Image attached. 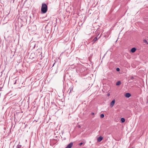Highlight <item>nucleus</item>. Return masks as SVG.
I'll return each instance as SVG.
<instances>
[{
    "label": "nucleus",
    "mask_w": 148,
    "mask_h": 148,
    "mask_svg": "<svg viewBox=\"0 0 148 148\" xmlns=\"http://www.w3.org/2000/svg\"><path fill=\"white\" fill-rule=\"evenodd\" d=\"M47 4L45 3H42L41 8V12L43 14H45L47 12Z\"/></svg>",
    "instance_id": "nucleus-1"
},
{
    "label": "nucleus",
    "mask_w": 148,
    "mask_h": 148,
    "mask_svg": "<svg viewBox=\"0 0 148 148\" xmlns=\"http://www.w3.org/2000/svg\"><path fill=\"white\" fill-rule=\"evenodd\" d=\"M73 145V143L71 142L65 148H71Z\"/></svg>",
    "instance_id": "nucleus-2"
},
{
    "label": "nucleus",
    "mask_w": 148,
    "mask_h": 148,
    "mask_svg": "<svg viewBox=\"0 0 148 148\" xmlns=\"http://www.w3.org/2000/svg\"><path fill=\"white\" fill-rule=\"evenodd\" d=\"M115 102V100L113 99L111 102L110 103V106L111 107H112L114 105Z\"/></svg>",
    "instance_id": "nucleus-3"
},
{
    "label": "nucleus",
    "mask_w": 148,
    "mask_h": 148,
    "mask_svg": "<svg viewBox=\"0 0 148 148\" xmlns=\"http://www.w3.org/2000/svg\"><path fill=\"white\" fill-rule=\"evenodd\" d=\"M103 137L100 136L97 138V141L99 142L101 141L103 139Z\"/></svg>",
    "instance_id": "nucleus-4"
},
{
    "label": "nucleus",
    "mask_w": 148,
    "mask_h": 148,
    "mask_svg": "<svg viewBox=\"0 0 148 148\" xmlns=\"http://www.w3.org/2000/svg\"><path fill=\"white\" fill-rule=\"evenodd\" d=\"M98 38H97V36L95 37L92 40V42H93L92 44H93L98 40Z\"/></svg>",
    "instance_id": "nucleus-5"
},
{
    "label": "nucleus",
    "mask_w": 148,
    "mask_h": 148,
    "mask_svg": "<svg viewBox=\"0 0 148 148\" xmlns=\"http://www.w3.org/2000/svg\"><path fill=\"white\" fill-rule=\"evenodd\" d=\"M125 96L126 97L129 98L131 96V94L129 93H126Z\"/></svg>",
    "instance_id": "nucleus-6"
},
{
    "label": "nucleus",
    "mask_w": 148,
    "mask_h": 148,
    "mask_svg": "<svg viewBox=\"0 0 148 148\" xmlns=\"http://www.w3.org/2000/svg\"><path fill=\"white\" fill-rule=\"evenodd\" d=\"M136 49L135 48L133 47L131 49V51L132 53H134L136 51Z\"/></svg>",
    "instance_id": "nucleus-7"
},
{
    "label": "nucleus",
    "mask_w": 148,
    "mask_h": 148,
    "mask_svg": "<svg viewBox=\"0 0 148 148\" xmlns=\"http://www.w3.org/2000/svg\"><path fill=\"white\" fill-rule=\"evenodd\" d=\"M121 84V82L120 81H117L116 84V85L117 86Z\"/></svg>",
    "instance_id": "nucleus-8"
},
{
    "label": "nucleus",
    "mask_w": 148,
    "mask_h": 148,
    "mask_svg": "<svg viewBox=\"0 0 148 148\" xmlns=\"http://www.w3.org/2000/svg\"><path fill=\"white\" fill-rule=\"evenodd\" d=\"M135 79V78L134 76H131L130 77V78L129 79V81H130L131 80H132L134 79Z\"/></svg>",
    "instance_id": "nucleus-9"
},
{
    "label": "nucleus",
    "mask_w": 148,
    "mask_h": 148,
    "mask_svg": "<svg viewBox=\"0 0 148 148\" xmlns=\"http://www.w3.org/2000/svg\"><path fill=\"white\" fill-rule=\"evenodd\" d=\"M121 121L122 123H124L125 121V120L124 118H122L121 119Z\"/></svg>",
    "instance_id": "nucleus-10"
},
{
    "label": "nucleus",
    "mask_w": 148,
    "mask_h": 148,
    "mask_svg": "<svg viewBox=\"0 0 148 148\" xmlns=\"http://www.w3.org/2000/svg\"><path fill=\"white\" fill-rule=\"evenodd\" d=\"M30 45H34V47H33V48H34L35 47V45H36V44H35V43H34V42H31V43H30Z\"/></svg>",
    "instance_id": "nucleus-11"
},
{
    "label": "nucleus",
    "mask_w": 148,
    "mask_h": 148,
    "mask_svg": "<svg viewBox=\"0 0 148 148\" xmlns=\"http://www.w3.org/2000/svg\"><path fill=\"white\" fill-rule=\"evenodd\" d=\"M104 116V114H101L100 115V117L101 118H103Z\"/></svg>",
    "instance_id": "nucleus-12"
},
{
    "label": "nucleus",
    "mask_w": 148,
    "mask_h": 148,
    "mask_svg": "<svg viewBox=\"0 0 148 148\" xmlns=\"http://www.w3.org/2000/svg\"><path fill=\"white\" fill-rule=\"evenodd\" d=\"M143 42L144 43H146L147 44H148V43L147 40L145 39H144L143 40Z\"/></svg>",
    "instance_id": "nucleus-13"
},
{
    "label": "nucleus",
    "mask_w": 148,
    "mask_h": 148,
    "mask_svg": "<svg viewBox=\"0 0 148 148\" xmlns=\"http://www.w3.org/2000/svg\"><path fill=\"white\" fill-rule=\"evenodd\" d=\"M21 147H22L21 145H17L16 147L17 148H21Z\"/></svg>",
    "instance_id": "nucleus-14"
},
{
    "label": "nucleus",
    "mask_w": 148,
    "mask_h": 148,
    "mask_svg": "<svg viewBox=\"0 0 148 148\" xmlns=\"http://www.w3.org/2000/svg\"><path fill=\"white\" fill-rule=\"evenodd\" d=\"M69 89H70V91L69 92V93H70L71 92V91L72 90H73V88H70Z\"/></svg>",
    "instance_id": "nucleus-15"
},
{
    "label": "nucleus",
    "mask_w": 148,
    "mask_h": 148,
    "mask_svg": "<svg viewBox=\"0 0 148 148\" xmlns=\"http://www.w3.org/2000/svg\"><path fill=\"white\" fill-rule=\"evenodd\" d=\"M116 71H120V69L119 68H117L116 69Z\"/></svg>",
    "instance_id": "nucleus-16"
},
{
    "label": "nucleus",
    "mask_w": 148,
    "mask_h": 148,
    "mask_svg": "<svg viewBox=\"0 0 148 148\" xmlns=\"http://www.w3.org/2000/svg\"><path fill=\"white\" fill-rule=\"evenodd\" d=\"M1 84L0 85V91L1 90V89L2 88H3V86H1Z\"/></svg>",
    "instance_id": "nucleus-17"
},
{
    "label": "nucleus",
    "mask_w": 148,
    "mask_h": 148,
    "mask_svg": "<svg viewBox=\"0 0 148 148\" xmlns=\"http://www.w3.org/2000/svg\"><path fill=\"white\" fill-rule=\"evenodd\" d=\"M82 144H83V143H80L79 144V145H80V146H81L82 145Z\"/></svg>",
    "instance_id": "nucleus-18"
},
{
    "label": "nucleus",
    "mask_w": 148,
    "mask_h": 148,
    "mask_svg": "<svg viewBox=\"0 0 148 148\" xmlns=\"http://www.w3.org/2000/svg\"><path fill=\"white\" fill-rule=\"evenodd\" d=\"M132 80H130V81H129V82L130 83H131V82H133V81H132Z\"/></svg>",
    "instance_id": "nucleus-19"
},
{
    "label": "nucleus",
    "mask_w": 148,
    "mask_h": 148,
    "mask_svg": "<svg viewBox=\"0 0 148 148\" xmlns=\"http://www.w3.org/2000/svg\"><path fill=\"white\" fill-rule=\"evenodd\" d=\"M94 112H92L91 113V114L92 115H94Z\"/></svg>",
    "instance_id": "nucleus-20"
},
{
    "label": "nucleus",
    "mask_w": 148,
    "mask_h": 148,
    "mask_svg": "<svg viewBox=\"0 0 148 148\" xmlns=\"http://www.w3.org/2000/svg\"><path fill=\"white\" fill-rule=\"evenodd\" d=\"M16 83V81L14 83V84H15Z\"/></svg>",
    "instance_id": "nucleus-21"
},
{
    "label": "nucleus",
    "mask_w": 148,
    "mask_h": 148,
    "mask_svg": "<svg viewBox=\"0 0 148 148\" xmlns=\"http://www.w3.org/2000/svg\"><path fill=\"white\" fill-rule=\"evenodd\" d=\"M110 95V94H108V96H109Z\"/></svg>",
    "instance_id": "nucleus-22"
},
{
    "label": "nucleus",
    "mask_w": 148,
    "mask_h": 148,
    "mask_svg": "<svg viewBox=\"0 0 148 148\" xmlns=\"http://www.w3.org/2000/svg\"><path fill=\"white\" fill-rule=\"evenodd\" d=\"M100 37H101V36H100ZM100 37H99V38L98 39H99V38Z\"/></svg>",
    "instance_id": "nucleus-23"
},
{
    "label": "nucleus",
    "mask_w": 148,
    "mask_h": 148,
    "mask_svg": "<svg viewBox=\"0 0 148 148\" xmlns=\"http://www.w3.org/2000/svg\"><path fill=\"white\" fill-rule=\"evenodd\" d=\"M54 64H53V66L54 65Z\"/></svg>",
    "instance_id": "nucleus-24"
},
{
    "label": "nucleus",
    "mask_w": 148,
    "mask_h": 148,
    "mask_svg": "<svg viewBox=\"0 0 148 148\" xmlns=\"http://www.w3.org/2000/svg\"><path fill=\"white\" fill-rule=\"evenodd\" d=\"M133 148V147H132V148Z\"/></svg>",
    "instance_id": "nucleus-25"
}]
</instances>
